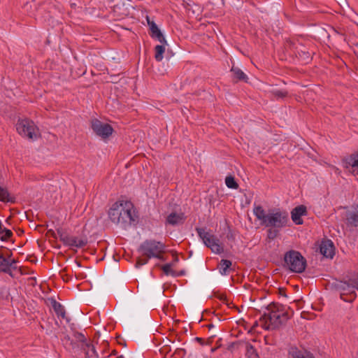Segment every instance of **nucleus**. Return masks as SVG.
I'll return each instance as SVG.
<instances>
[{
  "mask_svg": "<svg viewBox=\"0 0 358 358\" xmlns=\"http://www.w3.org/2000/svg\"><path fill=\"white\" fill-rule=\"evenodd\" d=\"M266 310L268 313H264L260 317V321L265 322L266 329H278L289 319L288 313L284 310L281 304L271 303L267 306Z\"/></svg>",
  "mask_w": 358,
  "mask_h": 358,
  "instance_id": "f257e3e1",
  "label": "nucleus"
},
{
  "mask_svg": "<svg viewBox=\"0 0 358 358\" xmlns=\"http://www.w3.org/2000/svg\"><path fill=\"white\" fill-rule=\"evenodd\" d=\"M284 268L292 272L301 273L306 267V259L296 250H289L284 255Z\"/></svg>",
  "mask_w": 358,
  "mask_h": 358,
  "instance_id": "f03ea898",
  "label": "nucleus"
},
{
  "mask_svg": "<svg viewBox=\"0 0 358 358\" xmlns=\"http://www.w3.org/2000/svg\"><path fill=\"white\" fill-rule=\"evenodd\" d=\"M165 245L155 240H146L139 247L138 251L148 259L157 258L164 261L162 253Z\"/></svg>",
  "mask_w": 358,
  "mask_h": 358,
  "instance_id": "7ed1b4c3",
  "label": "nucleus"
},
{
  "mask_svg": "<svg viewBox=\"0 0 358 358\" xmlns=\"http://www.w3.org/2000/svg\"><path fill=\"white\" fill-rule=\"evenodd\" d=\"M69 341L72 346V350L74 351L76 349L79 350L81 345H85V342L87 338L83 331H85V329L79 326L78 324L70 323L69 319Z\"/></svg>",
  "mask_w": 358,
  "mask_h": 358,
  "instance_id": "20e7f679",
  "label": "nucleus"
},
{
  "mask_svg": "<svg viewBox=\"0 0 358 358\" xmlns=\"http://www.w3.org/2000/svg\"><path fill=\"white\" fill-rule=\"evenodd\" d=\"M18 134L22 137L35 140L39 135V131L35 123L29 119L18 120L16 124Z\"/></svg>",
  "mask_w": 358,
  "mask_h": 358,
  "instance_id": "39448f33",
  "label": "nucleus"
},
{
  "mask_svg": "<svg viewBox=\"0 0 358 358\" xmlns=\"http://www.w3.org/2000/svg\"><path fill=\"white\" fill-rule=\"evenodd\" d=\"M196 232L199 236L202 239L203 243L209 248L213 252L221 254L224 249L220 243V240L214 235L206 231L203 228H196Z\"/></svg>",
  "mask_w": 358,
  "mask_h": 358,
  "instance_id": "423d86ee",
  "label": "nucleus"
},
{
  "mask_svg": "<svg viewBox=\"0 0 358 358\" xmlns=\"http://www.w3.org/2000/svg\"><path fill=\"white\" fill-rule=\"evenodd\" d=\"M289 221L288 214L286 212L276 210L268 213V217L264 220V225L266 227L282 228L285 227Z\"/></svg>",
  "mask_w": 358,
  "mask_h": 358,
  "instance_id": "0eeeda50",
  "label": "nucleus"
},
{
  "mask_svg": "<svg viewBox=\"0 0 358 358\" xmlns=\"http://www.w3.org/2000/svg\"><path fill=\"white\" fill-rule=\"evenodd\" d=\"M92 129L99 136L103 138H108L113 133V127L108 123H103L95 119L92 121Z\"/></svg>",
  "mask_w": 358,
  "mask_h": 358,
  "instance_id": "6e6552de",
  "label": "nucleus"
},
{
  "mask_svg": "<svg viewBox=\"0 0 358 358\" xmlns=\"http://www.w3.org/2000/svg\"><path fill=\"white\" fill-rule=\"evenodd\" d=\"M133 206L131 203L125 202L124 206L121 203V222L122 223H129L131 224L132 223L137 222L138 215H136L134 210L132 209Z\"/></svg>",
  "mask_w": 358,
  "mask_h": 358,
  "instance_id": "1a4fd4ad",
  "label": "nucleus"
},
{
  "mask_svg": "<svg viewBox=\"0 0 358 358\" xmlns=\"http://www.w3.org/2000/svg\"><path fill=\"white\" fill-rule=\"evenodd\" d=\"M347 209L345 212L346 224L349 227H358V204H354L350 208L343 207Z\"/></svg>",
  "mask_w": 358,
  "mask_h": 358,
  "instance_id": "9d476101",
  "label": "nucleus"
},
{
  "mask_svg": "<svg viewBox=\"0 0 358 358\" xmlns=\"http://www.w3.org/2000/svg\"><path fill=\"white\" fill-rule=\"evenodd\" d=\"M343 292L341 293V299L346 302H352L357 295L355 291L351 287L349 282H341L338 287Z\"/></svg>",
  "mask_w": 358,
  "mask_h": 358,
  "instance_id": "9b49d317",
  "label": "nucleus"
},
{
  "mask_svg": "<svg viewBox=\"0 0 358 358\" xmlns=\"http://www.w3.org/2000/svg\"><path fill=\"white\" fill-rule=\"evenodd\" d=\"M48 233L51 234V235L57 241L59 240L61 244H58L57 247L59 248H62V245L64 248V252H66L67 249V231L66 228L59 227L57 228L56 231L50 230Z\"/></svg>",
  "mask_w": 358,
  "mask_h": 358,
  "instance_id": "f8f14e48",
  "label": "nucleus"
},
{
  "mask_svg": "<svg viewBox=\"0 0 358 358\" xmlns=\"http://www.w3.org/2000/svg\"><path fill=\"white\" fill-rule=\"evenodd\" d=\"M148 24L150 27V36L153 38L157 39L162 44H167V42L162 33L161 30L158 28L157 25L154 21H151L148 17H147Z\"/></svg>",
  "mask_w": 358,
  "mask_h": 358,
  "instance_id": "ddd939ff",
  "label": "nucleus"
},
{
  "mask_svg": "<svg viewBox=\"0 0 358 358\" xmlns=\"http://www.w3.org/2000/svg\"><path fill=\"white\" fill-rule=\"evenodd\" d=\"M84 351L87 358H106V356L99 357L94 345L85 342V345H81L80 349H76L73 352L76 353L80 351Z\"/></svg>",
  "mask_w": 358,
  "mask_h": 358,
  "instance_id": "4468645a",
  "label": "nucleus"
},
{
  "mask_svg": "<svg viewBox=\"0 0 358 358\" xmlns=\"http://www.w3.org/2000/svg\"><path fill=\"white\" fill-rule=\"evenodd\" d=\"M334 245L331 240L322 241L320 245V253L327 258L332 259L335 255Z\"/></svg>",
  "mask_w": 358,
  "mask_h": 358,
  "instance_id": "2eb2a0df",
  "label": "nucleus"
},
{
  "mask_svg": "<svg viewBox=\"0 0 358 358\" xmlns=\"http://www.w3.org/2000/svg\"><path fill=\"white\" fill-rule=\"evenodd\" d=\"M307 213L306 207L303 205H300L295 207L291 212L292 220L296 224H303V220L301 219L302 215H305Z\"/></svg>",
  "mask_w": 358,
  "mask_h": 358,
  "instance_id": "dca6fc26",
  "label": "nucleus"
},
{
  "mask_svg": "<svg viewBox=\"0 0 358 358\" xmlns=\"http://www.w3.org/2000/svg\"><path fill=\"white\" fill-rule=\"evenodd\" d=\"M87 244V239L82 235L69 236V251H74L73 248H82Z\"/></svg>",
  "mask_w": 358,
  "mask_h": 358,
  "instance_id": "f3484780",
  "label": "nucleus"
},
{
  "mask_svg": "<svg viewBox=\"0 0 358 358\" xmlns=\"http://www.w3.org/2000/svg\"><path fill=\"white\" fill-rule=\"evenodd\" d=\"M121 204L115 203L108 210V216L114 223L121 222Z\"/></svg>",
  "mask_w": 358,
  "mask_h": 358,
  "instance_id": "a211bd4d",
  "label": "nucleus"
},
{
  "mask_svg": "<svg viewBox=\"0 0 358 358\" xmlns=\"http://www.w3.org/2000/svg\"><path fill=\"white\" fill-rule=\"evenodd\" d=\"M344 162L348 166L352 167V173L355 176H358V152H355L344 159Z\"/></svg>",
  "mask_w": 358,
  "mask_h": 358,
  "instance_id": "6ab92c4d",
  "label": "nucleus"
},
{
  "mask_svg": "<svg viewBox=\"0 0 358 358\" xmlns=\"http://www.w3.org/2000/svg\"><path fill=\"white\" fill-rule=\"evenodd\" d=\"M48 301L49 302L48 304L51 306V307L52 308V309L54 310V311L59 317H61L63 319L66 317V312L64 307L60 303L57 302L53 298H49Z\"/></svg>",
  "mask_w": 358,
  "mask_h": 358,
  "instance_id": "aec40b11",
  "label": "nucleus"
},
{
  "mask_svg": "<svg viewBox=\"0 0 358 358\" xmlns=\"http://www.w3.org/2000/svg\"><path fill=\"white\" fill-rule=\"evenodd\" d=\"M185 217L183 213H171L166 217V223L170 225H177L185 222Z\"/></svg>",
  "mask_w": 358,
  "mask_h": 358,
  "instance_id": "412c9836",
  "label": "nucleus"
},
{
  "mask_svg": "<svg viewBox=\"0 0 358 358\" xmlns=\"http://www.w3.org/2000/svg\"><path fill=\"white\" fill-rule=\"evenodd\" d=\"M231 71L233 73V80L235 83L243 81L248 83V78L247 75L238 67L232 66Z\"/></svg>",
  "mask_w": 358,
  "mask_h": 358,
  "instance_id": "4be33fe9",
  "label": "nucleus"
},
{
  "mask_svg": "<svg viewBox=\"0 0 358 358\" xmlns=\"http://www.w3.org/2000/svg\"><path fill=\"white\" fill-rule=\"evenodd\" d=\"M15 263L14 259L10 261L3 256L0 257V271L5 273H11L10 267Z\"/></svg>",
  "mask_w": 358,
  "mask_h": 358,
  "instance_id": "5701e85b",
  "label": "nucleus"
},
{
  "mask_svg": "<svg viewBox=\"0 0 358 358\" xmlns=\"http://www.w3.org/2000/svg\"><path fill=\"white\" fill-rule=\"evenodd\" d=\"M253 213L257 218L261 221V224L264 225V220H266L268 214H266L265 210L261 206H255L253 209Z\"/></svg>",
  "mask_w": 358,
  "mask_h": 358,
  "instance_id": "b1692460",
  "label": "nucleus"
},
{
  "mask_svg": "<svg viewBox=\"0 0 358 358\" xmlns=\"http://www.w3.org/2000/svg\"><path fill=\"white\" fill-rule=\"evenodd\" d=\"M289 354L292 358H307L308 355H312L310 352L299 350L296 347H292L289 350Z\"/></svg>",
  "mask_w": 358,
  "mask_h": 358,
  "instance_id": "393cba45",
  "label": "nucleus"
},
{
  "mask_svg": "<svg viewBox=\"0 0 358 358\" xmlns=\"http://www.w3.org/2000/svg\"><path fill=\"white\" fill-rule=\"evenodd\" d=\"M0 201L7 203H15V197L10 196L7 189L0 186Z\"/></svg>",
  "mask_w": 358,
  "mask_h": 358,
  "instance_id": "a878e982",
  "label": "nucleus"
},
{
  "mask_svg": "<svg viewBox=\"0 0 358 358\" xmlns=\"http://www.w3.org/2000/svg\"><path fill=\"white\" fill-rule=\"evenodd\" d=\"M164 45H157L155 48V58L157 62H161L163 59V55L165 52Z\"/></svg>",
  "mask_w": 358,
  "mask_h": 358,
  "instance_id": "bb28decb",
  "label": "nucleus"
},
{
  "mask_svg": "<svg viewBox=\"0 0 358 358\" xmlns=\"http://www.w3.org/2000/svg\"><path fill=\"white\" fill-rule=\"evenodd\" d=\"M220 272L222 275L227 274L228 269L231 266V262L228 259H222L220 262Z\"/></svg>",
  "mask_w": 358,
  "mask_h": 358,
  "instance_id": "cd10ccee",
  "label": "nucleus"
},
{
  "mask_svg": "<svg viewBox=\"0 0 358 358\" xmlns=\"http://www.w3.org/2000/svg\"><path fill=\"white\" fill-rule=\"evenodd\" d=\"M13 235V234L10 229L3 227V225L1 226L0 229V240L1 241H7Z\"/></svg>",
  "mask_w": 358,
  "mask_h": 358,
  "instance_id": "c85d7f7f",
  "label": "nucleus"
},
{
  "mask_svg": "<svg viewBox=\"0 0 358 358\" xmlns=\"http://www.w3.org/2000/svg\"><path fill=\"white\" fill-rule=\"evenodd\" d=\"M225 183L227 187L231 189H236L238 187V183L236 182L234 178L231 176L226 177Z\"/></svg>",
  "mask_w": 358,
  "mask_h": 358,
  "instance_id": "c756f323",
  "label": "nucleus"
},
{
  "mask_svg": "<svg viewBox=\"0 0 358 358\" xmlns=\"http://www.w3.org/2000/svg\"><path fill=\"white\" fill-rule=\"evenodd\" d=\"M271 93L278 99H284L288 95V92L285 90H273L271 91Z\"/></svg>",
  "mask_w": 358,
  "mask_h": 358,
  "instance_id": "7c9ffc66",
  "label": "nucleus"
},
{
  "mask_svg": "<svg viewBox=\"0 0 358 358\" xmlns=\"http://www.w3.org/2000/svg\"><path fill=\"white\" fill-rule=\"evenodd\" d=\"M163 272L166 275H171L172 276H176V271L171 269V265L170 264H166L162 266Z\"/></svg>",
  "mask_w": 358,
  "mask_h": 358,
  "instance_id": "2f4dec72",
  "label": "nucleus"
},
{
  "mask_svg": "<svg viewBox=\"0 0 358 358\" xmlns=\"http://www.w3.org/2000/svg\"><path fill=\"white\" fill-rule=\"evenodd\" d=\"M278 228H272V227H270V229H268L267 231V237L269 238V239H272L273 240L274 238H275L278 234Z\"/></svg>",
  "mask_w": 358,
  "mask_h": 358,
  "instance_id": "473e14b6",
  "label": "nucleus"
},
{
  "mask_svg": "<svg viewBox=\"0 0 358 358\" xmlns=\"http://www.w3.org/2000/svg\"><path fill=\"white\" fill-rule=\"evenodd\" d=\"M247 355L248 358H258V355L252 345L248 347Z\"/></svg>",
  "mask_w": 358,
  "mask_h": 358,
  "instance_id": "72a5a7b5",
  "label": "nucleus"
},
{
  "mask_svg": "<svg viewBox=\"0 0 358 358\" xmlns=\"http://www.w3.org/2000/svg\"><path fill=\"white\" fill-rule=\"evenodd\" d=\"M148 257L146 258H138L137 259V261H136V267H140L141 266H143L144 264H146L148 262Z\"/></svg>",
  "mask_w": 358,
  "mask_h": 358,
  "instance_id": "f704fd0d",
  "label": "nucleus"
},
{
  "mask_svg": "<svg viewBox=\"0 0 358 358\" xmlns=\"http://www.w3.org/2000/svg\"><path fill=\"white\" fill-rule=\"evenodd\" d=\"M350 282L351 287L353 290L357 289L358 290V278H354V279H350L348 280Z\"/></svg>",
  "mask_w": 358,
  "mask_h": 358,
  "instance_id": "c9c22d12",
  "label": "nucleus"
},
{
  "mask_svg": "<svg viewBox=\"0 0 358 358\" xmlns=\"http://www.w3.org/2000/svg\"><path fill=\"white\" fill-rule=\"evenodd\" d=\"M120 75V73H118L117 75L115 74H111L110 75V82L111 83H117L118 81L117 76Z\"/></svg>",
  "mask_w": 358,
  "mask_h": 358,
  "instance_id": "e433bc0d",
  "label": "nucleus"
},
{
  "mask_svg": "<svg viewBox=\"0 0 358 358\" xmlns=\"http://www.w3.org/2000/svg\"><path fill=\"white\" fill-rule=\"evenodd\" d=\"M294 45V43L292 42L291 40L288 39L286 41V46L292 48Z\"/></svg>",
  "mask_w": 358,
  "mask_h": 358,
  "instance_id": "4c0bfd02",
  "label": "nucleus"
},
{
  "mask_svg": "<svg viewBox=\"0 0 358 358\" xmlns=\"http://www.w3.org/2000/svg\"><path fill=\"white\" fill-rule=\"evenodd\" d=\"M301 52H302L303 56L304 57L305 59H309L310 58L309 52H304V51H301Z\"/></svg>",
  "mask_w": 358,
  "mask_h": 358,
  "instance_id": "58836bf2",
  "label": "nucleus"
},
{
  "mask_svg": "<svg viewBox=\"0 0 358 358\" xmlns=\"http://www.w3.org/2000/svg\"><path fill=\"white\" fill-rule=\"evenodd\" d=\"M195 339L200 343H203V339L201 338L196 337Z\"/></svg>",
  "mask_w": 358,
  "mask_h": 358,
  "instance_id": "ea45409f",
  "label": "nucleus"
},
{
  "mask_svg": "<svg viewBox=\"0 0 358 358\" xmlns=\"http://www.w3.org/2000/svg\"><path fill=\"white\" fill-rule=\"evenodd\" d=\"M227 238H228V239H230V238H233V236H232V234H229H229H227Z\"/></svg>",
  "mask_w": 358,
  "mask_h": 358,
  "instance_id": "a19ab883",
  "label": "nucleus"
},
{
  "mask_svg": "<svg viewBox=\"0 0 358 358\" xmlns=\"http://www.w3.org/2000/svg\"><path fill=\"white\" fill-rule=\"evenodd\" d=\"M76 4L75 3H71V8H76Z\"/></svg>",
  "mask_w": 358,
  "mask_h": 358,
  "instance_id": "79ce46f5",
  "label": "nucleus"
},
{
  "mask_svg": "<svg viewBox=\"0 0 358 358\" xmlns=\"http://www.w3.org/2000/svg\"><path fill=\"white\" fill-rule=\"evenodd\" d=\"M307 358H315L314 356L313 355H308V357Z\"/></svg>",
  "mask_w": 358,
  "mask_h": 358,
  "instance_id": "37998d69",
  "label": "nucleus"
},
{
  "mask_svg": "<svg viewBox=\"0 0 358 358\" xmlns=\"http://www.w3.org/2000/svg\"><path fill=\"white\" fill-rule=\"evenodd\" d=\"M117 358H124L122 355L117 357Z\"/></svg>",
  "mask_w": 358,
  "mask_h": 358,
  "instance_id": "c03bdc74",
  "label": "nucleus"
},
{
  "mask_svg": "<svg viewBox=\"0 0 358 358\" xmlns=\"http://www.w3.org/2000/svg\"><path fill=\"white\" fill-rule=\"evenodd\" d=\"M62 278H63V280L65 281V278H64V275H62Z\"/></svg>",
  "mask_w": 358,
  "mask_h": 358,
  "instance_id": "a18cd8bd",
  "label": "nucleus"
},
{
  "mask_svg": "<svg viewBox=\"0 0 358 358\" xmlns=\"http://www.w3.org/2000/svg\"><path fill=\"white\" fill-rule=\"evenodd\" d=\"M212 327H213V324L209 325L210 328H212Z\"/></svg>",
  "mask_w": 358,
  "mask_h": 358,
  "instance_id": "49530a36",
  "label": "nucleus"
},
{
  "mask_svg": "<svg viewBox=\"0 0 358 358\" xmlns=\"http://www.w3.org/2000/svg\"><path fill=\"white\" fill-rule=\"evenodd\" d=\"M212 327H213V324L209 325L210 328H212Z\"/></svg>",
  "mask_w": 358,
  "mask_h": 358,
  "instance_id": "de8ad7c7",
  "label": "nucleus"
},
{
  "mask_svg": "<svg viewBox=\"0 0 358 358\" xmlns=\"http://www.w3.org/2000/svg\"><path fill=\"white\" fill-rule=\"evenodd\" d=\"M1 256H3V255L0 254V257H1Z\"/></svg>",
  "mask_w": 358,
  "mask_h": 358,
  "instance_id": "09e8293b",
  "label": "nucleus"
},
{
  "mask_svg": "<svg viewBox=\"0 0 358 358\" xmlns=\"http://www.w3.org/2000/svg\"><path fill=\"white\" fill-rule=\"evenodd\" d=\"M357 25H358V23H357Z\"/></svg>",
  "mask_w": 358,
  "mask_h": 358,
  "instance_id": "8fccbe9b",
  "label": "nucleus"
},
{
  "mask_svg": "<svg viewBox=\"0 0 358 358\" xmlns=\"http://www.w3.org/2000/svg\"><path fill=\"white\" fill-rule=\"evenodd\" d=\"M357 25H358V23H357Z\"/></svg>",
  "mask_w": 358,
  "mask_h": 358,
  "instance_id": "3c124183",
  "label": "nucleus"
}]
</instances>
